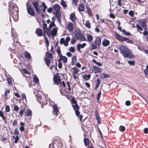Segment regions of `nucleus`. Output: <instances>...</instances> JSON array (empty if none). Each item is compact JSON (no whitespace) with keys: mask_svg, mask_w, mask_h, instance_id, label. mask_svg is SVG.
<instances>
[{"mask_svg":"<svg viewBox=\"0 0 148 148\" xmlns=\"http://www.w3.org/2000/svg\"><path fill=\"white\" fill-rule=\"evenodd\" d=\"M46 56L49 58H52V55L49 52H47L46 53Z\"/></svg>","mask_w":148,"mask_h":148,"instance_id":"39","label":"nucleus"},{"mask_svg":"<svg viewBox=\"0 0 148 148\" xmlns=\"http://www.w3.org/2000/svg\"><path fill=\"white\" fill-rule=\"evenodd\" d=\"M25 57L28 58L30 59L31 57L30 54L27 52H25Z\"/></svg>","mask_w":148,"mask_h":148,"instance_id":"38","label":"nucleus"},{"mask_svg":"<svg viewBox=\"0 0 148 148\" xmlns=\"http://www.w3.org/2000/svg\"><path fill=\"white\" fill-rule=\"evenodd\" d=\"M86 8L87 9V12L89 16H91L92 15V12L90 9L88 7H86Z\"/></svg>","mask_w":148,"mask_h":148,"instance_id":"33","label":"nucleus"},{"mask_svg":"<svg viewBox=\"0 0 148 148\" xmlns=\"http://www.w3.org/2000/svg\"><path fill=\"white\" fill-rule=\"evenodd\" d=\"M60 43L62 44H64L65 42V39L64 38H61L60 41Z\"/></svg>","mask_w":148,"mask_h":148,"instance_id":"51","label":"nucleus"},{"mask_svg":"<svg viewBox=\"0 0 148 148\" xmlns=\"http://www.w3.org/2000/svg\"><path fill=\"white\" fill-rule=\"evenodd\" d=\"M36 99L38 100V101H39V100L40 99H41V98L42 97L40 95H39L38 94L36 95Z\"/></svg>","mask_w":148,"mask_h":148,"instance_id":"41","label":"nucleus"},{"mask_svg":"<svg viewBox=\"0 0 148 148\" xmlns=\"http://www.w3.org/2000/svg\"><path fill=\"white\" fill-rule=\"evenodd\" d=\"M110 42L109 40L106 39H104L102 42V45L103 46L107 47L110 44Z\"/></svg>","mask_w":148,"mask_h":148,"instance_id":"17","label":"nucleus"},{"mask_svg":"<svg viewBox=\"0 0 148 148\" xmlns=\"http://www.w3.org/2000/svg\"><path fill=\"white\" fill-rule=\"evenodd\" d=\"M10 93V90H6L4 93V96H7V95L8 93Z\"/></svg>","mask_w":148,"mask_h":148,"instance_id":"60","label":"nucleus"},{"mask_svg":"<svg viewBox=\"0 0 148 148\" xmlns=\"http://www.w3.org/2000/svg\"><path fill=\"white\" fill-rule=\"evenodd\" d=\"M128 63L130 65H134L135 64L134 61H129L128 62Z\"/></svg>","mask_w":148,"mask_h":148,"instance_id":"48","label":"nucleus"},{"mask_svg":"<svg viewBox=\"0 0 148 148\" xmlns=\"http://www.w3.org/2000/svg\"><path fill=\"white\" fill-rule=\"evenodd\" d=\"M140 26V25H139L137 24L136 25V27L140 31H142L143 30V29Z\"/></svg>","mask_w":148,"mask_h":148,"instance_id":"44","label":"nucleus"},{"mask_svg":"<svg viewBox=\"0 0 148 148\" xmlns=\"http://www.w3.org/2000/svg\"><path fill=\"white\" fill-rule=\"evenodd\" d=\"M5 110L7 112H8L10 111L9 106L8 105L6 106L5 108Z\"/></svg>","mask_w":148,"mask_h":148,"instance_id":"50","label":"nucleus"},{"mask_svg":"<svg viewBox=\"0 0 148 148\" xmlns=\"http://www.w3.org/2000/svg\"><path fill=\"white\" fill-rule=\"evenodd\" d=\"M86 45V43H83L82 44H81L80 43L77 46L81 48H84Z\"/></svg>","mask_w":148,"mask_h":148,"instance_id":"37","label":"nucleus"},{"mask_svg":"<svg viewBox=\"0 0 148 148\" xmlns=\"http://www.w3.org/2000/svg\"><path fill=\"white\" fill-rule=\"evenodd\" d=\"M36 33L38 36H40L42 35V31L41 29H37Z\"/></svg>","mask_w":148,"mask_h":148,"instance_id":"22","label":"nucleus"},{"mask_svg":"<svg viewBox=\"0 0 148 148\" xmlns=\"http://www.w3.org/2000/svg\"><path fill=\"white\" fill-rule=\"evenodd\" d=\"M72 60L74 61L75 62H76L77 60V57L75 56H74L72 58Z\"/></svg>","mask_w":148,"mask_h":148,"instance_id":"59","label":"nucleus"},{"mask_svg":"<svg viewBox=\"0 0 148 148\" xmlns=\"http://www.w3.org/2000/svg\"><path fill=\"white\" fill-rule=\"evenodd\" d=\"M90 75H85L83 77V78L85 80H87L90 79Z\"/></svg>","mask_w":148,"mask_h":148,"instance_id":"26","label":"nucleus"},{"mask_svg":"<svg viewBox=\"0 0 148 148\" xmlns=\"http://www.w3.org/2000/svg\"><path fill=\"white\" fill-rule=\"evenodd\" d=\"M146 20L144 19L140 20L139 21V25L142 27H144L146 25Z\"/></svg>","mask_w":148,"mask_h":148,"instance_id":"15","label":"nucleus"},{"mask_svg":"<svg viewBox=\"0 0 148 148\" xmlns=\"http://www.w3.org/2000/svg\"><path fill=\"white\" fill-rule=\"evenodd\" d=\"M39 101L38 102L43 104H46L47 103V100L45 98V96L44 95Z\"/></svg>","mask_w":148,"mask_h":148,"instance_id":"12","label":"nucleus"},{"mask_svg":"<svg viewBox=\"0 0 148 148\" xmlns=\"http://www.w3.org/2000/svg\"><path fill=\"white\" fill-rule=\"evenodd\" d=\"M36 11L38 14H40L41 12L40 10L38 7L35 8Z\"/></svg>","mask_w":148,"mask_h":148,"instance_id":"54","label":"nucleus"},{"mask_svg":"<svg viewBox=\"0 0 148 148\" xmlns=\"http://www.w3.org/2000/svg\"><path fill=\"white\" fill-rule=\"evenodd\" d=\"M71 69L73 70L72 75L73 76L74 79H76L77 78L76 75L78 73L79 71L77 70L76 67L72 68Z\"/></svg>","mask_w":148,"mask_h":148,"instance_id":"9","label":"nucleus"},{"mask_svg":"<svg viewBox=\"0 0 148 148\" xmlns=\"http://www.w3.org/2000/svg\"><path fill=\"white\" fill-rule=\"evenodd\" d=\"M145 133L147 134L148 133V128H145L143 130Z\"/></svg>","mask_w":148,"mask_h":148,"instance_id":"64","label":"nucleus"},{"mask_svg":"<svg viewBox=\"0 0 148 148\" xmlns=\"http://www.w3.org/2000/svg\"><path fill=\"white\" fill-rule=\"evenodd\" d=\"M32 114V111L29 109H28L26 113H25V116H31Z\"/></svg>","mask_w":148,"mask_h":148,"instance_id":"24","label":"nucleus"},{"mask_svg":"<svg viewBox=\"0 0 148 148\" xmlns=\"http://www.w3.org/2000/svg\"><path fill=\"white\" fill-rule=\"evenodd\" d=\"M91 46L92 49H95L97 48V46L93 43L91 44Z\"/></svg>","mask_w":148,"mask_h":148,"instance_id":"49","label":"nucleus"},{"mask_svg":"<svg viewBox=\"0 0 148 148\" xmlns=\"http://www.w3.org/2000/svg\"><path fill=\"white\" fill-rule=\"evenodd\" d=\"M43 26L44 36H45V33L48 36L51 34L52 36H53L56 34L58 28L56 27V25L54 22L50 23L49 26V29L47 27V24L46 23H43Z\"/></svg>","mask_w":148,"mask_h":148,"instance_id":"1","label":"nucleus"},{"mask_svg":"<svg viewBox=\"0 0 148 148\" xmlns=\"http://www.w3.org/2000/svg\"><path fill=\"white\" fill-rule=\"evenodd\" d=\"M8 84H11L12 83V81L10 77H8L7 79Z\"/></svg>","mask_w":148,"mask_h":148,"instance_id":"45","label":"nucleus"},{"mask_svg":"<svg viewBox=\"0 0 148 148\" xmlns=\"http://www.w3.org/2000/svg\"><path fill=\"white\" fill-rule=\"evenodd\" d=\"M92 62L95 63L97 65L99 66H102V64L100 62H97L96 60L93 59L92 60Z\"/></svg>","mask_w":148,"mask_h":148,"instance_id":"34","label":"nucleus"},{"mask_svg":"<svg viewBox=\"0 0 148 148\" xmlns=\"http://www.w3.org/2000/svg\"><path fill=\"white\" fill-rule=\"evenodd\" d=\"M53 80L54 82L57 85L60 83L61 80L60 77L55 76L53 77Z\"/></svg>","mask_w":148,"mask_h":148,"instance_id":"11","label":"nucleus"},{"mask_svg":"<svg viewBox=\"0 0 148 148\" xmlns=\"http://www.w3.org/2000/svg\"><path fill=\"white\" fill-rule=\"evenodd\" d=\"M96 119L97 120L98 123L99 124H100V123L101 120L100 119V117L99 116H96Z\"/></svg>","mask_w":148,"mask_h":148,"instance_id":"57","label":"nucleus"},{"mask_svg":"<svg viewBox=\"0 0 148 148\" xmlns=\"http://www.w3.org/2000/svg\"><path fill=\"white\" fill-rule=\"evenodd\" d=\"M14 133L16 135H17L19 134V131L17 128H15L14 132Z\"/></svg>","mask_w":148,"mask_h":148,"instance_id":"52","label":"nucleus"},{"mask_svg":"<svg viewBox=\"0 0 148 148\" xmlns=\"http://www.w3.org/2000/svg\"><path fill=\"white\" fill-rule=\"evenodd\" d=\"M84 142L85 144V145L86 146H87V145H88L89 144V140L87 138H85L84 139Z\"/></svg>","mask_w":148,"mask_h":148,"instance_id":"28","label":"nucleus"},{"mask_svg":"<svg viewBox=\"0 0 148 148\" xmlns=\"http://www.w3.org/2000/svg\"><path fill=\"white\" fill-rule=\"evenodd\" d=\"M101 39L99 36L96 38L95 40V44L97 45H101Z\"/></svg>","mask_w":148,"mask_h":148,"instance_id":"20","label":"nucleus"},{"mask_svg":"<svg viewBox=\"0 0 148 148\" xmlns=\"http://www.w3.org/2000/svg\"><path fill=\"white\" fill-rule=\"evenodd\" d=\"M14 110L16 111H18L19 110V108L18 106L15 105L14 106Z\"/></svg>","mask_w":148,"mask_h":148,"instance_id":"58","label":"nucleus"},{"mask_svg":"<svg viewBox=\"0 0 148 148\" xmlns=\"http://www.w3.org/2000/svg\"><path fill=\"white\" fill-rule=\"evenodd\" d=\"M24 110L25 109H24L21 110L19 112V114L21 116H23Z\"/></svg>","mask_w":148,"mask_h":148,"instance_id":"63","label":"nucleus"},{"mask_svg":"<svg viewBox=\"0 0 148 148\" xmlns=\"http://www.w3.org/2000/svg\"><path fill=\"white\" fill-rule=\"evenodd\" d=\"M93 67L94 70H95V73H101L102 72V70L101 68H99L96 66H94Z\"/></svg>","mask_w":148,"mask_h":148,"instance_id":"13","label":"nucleus"},{"mask_svg":"<svg viewBox=\"0 0 148 148\" xmlns=\"http://www.w3.org/2000/svg\"><path fill=\"white\" fill-rule=\"evenodd\" d=\"M125 129V128L124 126H120L119 127V130L122 132H123Z\"/></svg>","mask_w":148,"mask_h":148,"instance_id":"42","label":"nucleus"},{"mask_svg":"<svg viewBox=\"0 0 148 148\" xmlns=\"http://www.w3.org/2000/svg\"><path fill=\"white\" fill-rule=\"evenodd\" d=\"M55 15L56 17L58 18V22L61 25V18L62 15L61 12H55Z\"/></svg>","mask_w":148,"mask_h":148,"instance_id":"8","label":"nucleus"},{"mask_svg":"<svg viewBox=\"0 0 148 148\" xmlns=\"http://www.w3.org/2000/svg\"><path fill=\"white\" fill-rule=\"evenodd\" d=\"M57 52L59 56H60L62 55L61 53V51L60 49L59 48H58L57 50Z\"/></svg>","mask_w":148,"mask_h":148,"instance_id":"55","label":"nucleus"},{"mask_svg":"<svg viewBox=\"0 0 148 148\" xmlns=\"http://www.w3.org/2000/svg\"><path fill=\"white\" fill-rule=\"evenodd\" d=\"M10 15L15 21H17L18 19V10L16 5H11L10 6Z\"/></svg>","mask_w":148,"mask_h":148,"instance_id":"3","label":"nucleus"},{"mask_svg":"<svg viewBox=\"0 0 148 148\" xmlns=\"http://www.w3.org/2000/svg\"><path fill=\"white\" fill-rule=\"evenodd\" d=\"M101 95V92L100 91L97 94V101L98 103H99L100 100V97Z\"/></svg>","mask_w":148,"mask_h":148,"instance_id":"35","label":"nucleus"},{"mask_svg":"<svg viewBox=\"0 0 148 148\" xmlns=\"http://www.w3.org/2000/svg\"><path fill=\"white\" fill-rule=\"evenodd\" d=\"M125 104L127 106H129L130 105L131 102L129 101H127L125 102Z\"/></svg>","mask_w":148,"mask_h":148,"instance_id":"62","label":"nucleus"},{"mask_svg":"<svg viewBox=\"0 0 148 148\" xmlns=\"http://www.w3.org/2000/svg\"><path fill=\"white\" fill-rule=\"evenodd\" d=\"M61 4L62 5L64 8H65L67 6V5L66 3L63 0H62L61 1Z\"/></svg>","mask_w":148,"mask_h":148,"instance_id":"32","label":"nucleus"},{"mask_svg":"<svg viewBox=\"0 0 148 148\" xmlns=\"http://www.w3.org/2000/svg\"><path fill=\"white\" fill-rule=\"evenodd\" d=\"M58 61L59 62L58 64V67L59 69H61L62 67V63L61 62L60 60H58Z\"/></svg>","mask_w":148,"mask_h":148,"instance_id":"47","label":"nucleus"},{"mask_svg":"<svg viewBox=\"0 0 148 148\" xmlns=\"http://www.w3.org/2000/svg\"><path fill=\"white\" fill-rule=\"evenodd\" d=\"M70 18L73 22H74L77 20V18L74 13H71L70 16Z\"/></svg>","mask_w":148,"mask_h":148,"instance_id":"16","label":"nucleus"},{"mask_svg":"<svg viewBox=\"0 0 148 148\" xmlns=\"http://www.w3.org/2000/svg\"><path fill=\"white\" fill-rule=\"evenodd\" d=\"M53 114L57 115L58 114L59 110L56 105H54L53 106Z\"/></svg>","mask_w":148,"mask_h":148,"instance_id":"10","label":"nucleus"},{"mask_svg":"<svg viewBox=\"0 0 148 148\" xmlns=\"http://www.w3.org/2000/svg\"><path fill=\"white\" fill-rule=\"evenodd\" d=\"M33 4L35 8L38 7V4L37 1H35L33 3Z\"/></svg>","mask_w":148,"mask_h":148,"instance_id":"43","label":"nucleus"},{"mask_svg":"<svg viewBox=\"0 0 148 148\" xmlns=\"http://www.w3.org/2000/svg\"><path fill=\"white\" fill-rule=\"evenodd\" d=\"M45 62L46 65L49 66L50 63L49 59L47 58H46L45 59Z\"/></svg>","mask_w":148,"mask_h":148,"instance_id":"36","label":"nucleus"},{"mask_svg":"<svg viewBox=\"0 0 148 148\" xmlns=\"http://www.w3.org/2000/svg\"><path fill=\"white\" fill-rule=\"evenodd\" d=\"M75 35L77 40L83 41H86V38L84 35L82 34L80 31H76L75 33Z\"/></svg>","mask_w":148,"mask_h":148,"instance_id":"6","label":"nucleus"},{"mask_svg":"<svg viewBox=\"0 0 148 148\" xmlns=\"http://www.w3.org/2000/svg\"><path fill=\"white\" fill-rule=\"evenodd\" d=\"M18 139H19L17 135L15 139V140H14V143H17L18 140Z\"/></svg>","mask_w":148,"mask_h":148,"instance_id":"61","label":"nucleus"},{"mask_svg":"<svg viewBox=\"0 0 148 148\" xmlns=\"http://www.w3.org/2000/svg\"><path fill=\"white\" fill-rule=\"evenodd\" d=\"M100 76L101 78H108L109 77L108 74H106L104 73L101 74L100 75Z\"/></svg>","mask_w":148,"mask_h":148,"instance_id":"25","label":"nucleus"},{"mask_svg":"<svg viewBox=\"0 0 148 148\" xmlns=\"http://www.w3.org/2000/svg\"><path fill=\"white\" fill-rule=\"evenodd\" d=\"M128 14L129 15L132 17H133L134 16V12H133L131 10L129 12Z\"/></svg>","mask_w":148,"mask_h":148,"instance_id":"53","label":"nucleus"},{"mask_svg":"<svg viewBox=\"0 0 148 148\" xmlns=\"http://www.w3.org/2000/svg\"><path fill=\"white\" fill-rule=\"evenodd\" d=\"M114 35L116 38L118 40L121 41L123 42L126 41L127 42L130 43L132 44L133 42V41L127 38L123 37L121 36L120 34L118 33H116L114 34Z\"/></svg>","mask_w":148,"mask_h":148,"instance_id":"5","label":"nucleus"},{"mask_svg":"<svg viewBox=\"0 0 148 148\" xmlns=\"http://www.w3.org/2000/svg\"><path fill=\"white\" fill-rule=\"evenodd\" d=\"M33 79L35 83L37 84L39 82V79L37 77L36 75H34Z\"/></svg>","mask_w":148,"mask_h":148,"instance_id":"29","label":"nucleus"},{"mask_svg":"<svg viewBox=\"0 0 148 148\" xmlns=\"http://www.w3.org/2000/svg\"><path fill=\"white\" fill-rule=\"evenodd\" d=\"M120 52L122 53L123 56L130 59L133 58V56L131 51L126 46L121 45L119 47Z\"/></svg>","mask_w":148,"mask_h":148,"instance_id":"2","label":"nucleus"},{"mask_svg":"<svg viewBox=\"0 0 148 148\" xmlns=\"http://www.w3.org/2000/svg\"><path fill=\"white\" fill-rule=\"evenodd\" d=\"M78 9L79 11H84V6L82 4H80L79 5Z\"/></svg>","mask_w":148,"mask_h":148,"instance_id":"23","label":"nucleus"},{"mask_svg":"<svg viewBox=\"0 0 148 148\" xmlns=\"http://www.w3.org/2000/svg\"><path fill=\"white\" fill-rule=\"evenodd\" d=\"M75 50V48L74 47H71L69 48V51L72 52H74Z\"/></svg>","mask_w":148,"mask_h":148,"instance_id":"56","label":"nucleus"},{"mask_svg":"<svg viewBox=\"0 0 148 148\" xmlns=\"http://www.w3.org/2000/svg\"><path fill=\"white\" fill-rule=\"evenodd\" d=\"M145 73V75H148V65L146 66V69L144 71Z\"/></svg>","mask_w":148,"mask_h":148,"instance_id":"46","label":"nucleus"},{"mask_svg":"<svg viewBox=\"0 0 148 148\" xmlns=\"http://www.w3.org/2000/svg\"><path fill=\"white\" fill-rule=\"evenodd\" d=\"M67 29L70 32H72L73 30V24L72 22L69 23Z\"/></svg>","mask_w":148,"mask_h":148,"instance_id":"19","label":"nucleus"},{"mask_svg":"<svg viewBox=\"0 0 148 148\" xmlns=\"http://www.w3.org/2000/svg\"><path fill=\"white\" fill-rule=\"evenodd\" d=\"M100 80L99 79H98L97 80L96 84L95 87V90H97L100 84Z\"/></svg>","mask_w":148,"mask_h":148,"instance_id":"27","label":"nucleus"},{"mask_svg":"<svg viewBox=\"0 0 148 148\" xmlns=\"http://www.w3.org/2000/svg\"><path fill=\"white\" fill-rule=\"evenodd\" d=\"M60 60L63 61V63H66L67 61V58L65 56L61 55L59 57Z\"/></svg>","mask_w":148,"mask_h":148,"instance_id":"21","label":"nucleus"},{"mask_svg":"<svg viewBox=\"0 0 148 148\" xmlns=\"http://www.w3.org/2000/svg\"><path fill=\"white\" fill-rule=\"evenodd\" d=\"M85 26L88 28H91L90 23L89 21H86L85 24Z\"/></svg>","mask_w":148,"mask_h":148,"instance_id":"31","label":"nucleus"},{"mask_svg":"<svg viewBox=\"0 0 148 148\" xmlns=\"http://www.w3.org/2000/svg\"><path fill=\"white\" fill-rule=\"evenodd\" d=\"M53 9L55 11V12H60V6L57 4H55L53 6Z\"/></svg>","mask_w":148,"mask_h":148,"instance_id":"18","label":"nucleus"},{"mask_svg":"<svg viewBox=\"0 0 148 148\" xmlns=\"http://www.w3.org/2000/svg\"><path fill=\"white\" fill-rule=\"evenodd\" d=\"M72 106L74 110L75 111V113L76 115L78 116H79V118L81 121H82V115H80V112L78 111L79 108V106L77 104V101L75 99L72 100Z\"/></svg>","mask_w":148,"mask_h":148,"instance_id":"4","label":"nucleus"},{"mask_svg":"<svg viewBox=\"0 0 148 148\" xmlns=\"http://www.w3.org/2000/svg\"><path fill=\"white\" fill-rule=\"evenodd\" d=\"M26 5L28 13L31 16H34L35 14L34 11V9L31 7L32 5L29 1L26 3Z\"/></svg>","mask_w":148,"mask_h":148,"instance_id":"7","label":"nucleus"},{"mask_svg":"<svg viewBox=\"0 0 148 148\" xmlns=\"http://www.w3.org/2000/svg\"><path fill=\"white\" fill-rule=\"evenodd\" d=\"M79 0H72V4L73 5L76 6Z\"/></svg>","mask_w":148,"mask_h":148,"instance_id":"40","label":"nucleus"},{"mask_svg":"<svg viewBox=\"0 0 148 148\" xmlns=\"http://www.w3.org/2000/svg\"><path fill=\"white\" fill-rule=\"evenodd\" d=\"M42 6L43 8L42 9V10L44 12H45L46 9L47 8V6L45 5L44 2H43L42 3Z\"/></svg>","mask_w":148,"mask_h":148,"instance_id":"30","label":"nucleus"},{"mask_svg":"<svg viewBox=\"0 0 148 148\" xmlns=\"http://www.w3.org/2000/svg\"><path fill=\"white\" fill-rule=\"evenodd\" d=\"M87 41L88 42H92L93 39V36L92 34H87L86 35Z\"/></svg>","mask_w":148,"mask_h":148,"instance_id":"14","label":"nucleus"}]
</instances>
